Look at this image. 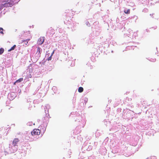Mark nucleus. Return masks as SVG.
<instances>
[{"label":"nucleus","mask_w":159,"mask_h":159,"mask_svg":"<svg viewBox=\"0 0 159 159\" xmlns=\"http://www.w3.org/2000/svg\"><path fill=\"white\" fill-rule=\"evenodd\" d=\"M2 2L4 3L3 4L4 7H11L13 4L12 0H2Z\"/></svg>","instance_id":"1"},{"label":"nucleus","mask_w":159,"mask_h":159,"mask_svg":"<svg viewBox=\"0 0 159 159\" xmlns=\"http://www.w3.org/2000/svg\"><path fill=\"white\" fill-rule=\"evenodd\" d=\"M41 133V131L40 130L35 129L33 130V131L31 132V135L34 136L37 135H39Z\"/></svg>","instance_id":"2"},{"label":"nucleus","mask_w":159,"mask_h":159,"mask_svg":"<svg viewBox=\"0 0 159 159\" xmlns=\"http://www.w3.org/2000/svg\"><path fill=\"white\" fill-rule=\"evenodd\" d=\"M44 37H40L38 39V43L39 45L42 44L44 42Z\"/></svg>","instance_id":"3"},{"label":"nucleus","mask_w":159,"mask_h":159,"mask_svg":"<svg viewBox=\"0 0 159 159\" xmlns=\"http://www.w3.org/2000/svg\"><path fill=\"white\" fill-rule=\"evenodd\" d=\"M19 141V140L18 138H15L13 140L12 144L15 146L16 145L17 143Z\"/></svg>","instance_id":"4"},{"label":"nucleus","mask_w":159,"mask_h":159,"mask_svg":"<svg viewBox=\"0 0 159 159\" xmlns=\"http://www.w3.org/2000/svg\"><path fill=\"white\" fill-rule=\"evenodd\" d=\"M83 88L82 87H80L78 90V91L79 93H81L83 91Z\"/></svg>","instance_id":"5"},{"label":"nucleus","mask_w":159,"mask_h":159,"mask_svg":"<svg viewBox=\"0 0 159 159\" xmlns=\"http://www.w3.org/2000/svg\"><path fill=\"white\" fill-rule=\"evenodd\" d=\"M124 12L126 14H129L130 12V10L129 9H128L127 10H124Z\"/></svg>","instance_id":"6"},{"label":"nucleus","mask_w":159,"mask_h":159,"mask_svg":"<svg viewBox=\"0 0 159 159\" xmlns=\"http://www.w3.org/2000/svg\"><path fill=\"white\" fill-rule=\"evenodd\" d=\"M16 47V45H14L10 49L8 50V52L11 51V50H13Z\"/></svg>","instance_id":"7"},{"label":"nucleus","mask_w":159,"mask_h":159,"mask_svg":"<svg viewBox=\"0 0 159 159\" xmlns=\"http://www.w3.org/2000/svg\"><path fill=\"white\" fill-rule=\"evenodd\" d=\"M41 49L39 47H38L37 48V52L39 54H41Z\"/></svg>","instance_id":"8"},{"label":"nucleus","mask_w":159,"mask_h":159,"mask_svg":"<svg viewBox=\"0 0 159 159\" xmlns=\"http://www.w3.org/2000/svg\"><path fill=\"white\" fill-rule=\"evenodd\" d=\"M23 80V78H20L19 79L16 80V82L19 83V82H21V81H22Z\"/></svg>","instance_id":"9"},{"label":"nucleus","mask_w":159,"mask_h":159,"mask_svg":"<svg viewBox=\"0 0 159 159\" xmlns=\"http://www.w3.org/2000/svg\"><path fill=\"white\" fill-rule=\"evenodd\" d=\"M4 49L2 48H0V54H2L4 52Z\"/></svg>","instance_id":"10"},{"label":"nucleus","mask_w":159,"mask_h":159,"mask_svg":"<svg viewBox=\"0 0 159 159\" xmlns=\"http://www.w3.org/2000/svg\"><path fill=\"white\" fill-rule=\"evenodd\" d=\"M52 55V54L50 57H48V60L50 61V60H51Z\"/></svg>","instance_id":"11"},{"label":"nucleus","mask_w":159,"mask_h":159,"mask_svg":"<svg viewBox=\"0 0 159 159\" xmlns=\"http://www.w3.org/2000/svg\"><path fill=\"white\" fill-rule=\"evenodd\" d=\"M29 40H30V39H28L27 40H24V42H25L26 41H27V43H26L25 44L26 45H27V43H28V41H29Z\"/></svg>","instance_id":"12"},{"label":"nucleus","mask_w":159,"mask_h":159,"mask_svg":"<svg viewBox=\"0 0 159 159\" xmlns=\"http://www.w3.org/2000/svg\"><path fill=\"white\" fill-rule=\"evenodd\" d=\"M3 29L2 28L0 27V31H1V30L3 31Z\"/></svg>","instance_id":"13"},{"label":"nucleus","mask_w":159,"mask_h":159,"mask_svg":"<svg viewBox=\"0 0 159 159\" xmlns=\"http://www.w3.org/2000/svg\"><path fill=\"white\" fill-rule=\"evenodd\" d=\"M0 33L2 34H4V33L2 31H2H0Z\"/></svg>","instance_id":"14"},{"label":"nucleus","mask_w":159,"mask_h":159,"mask_svg":"<svg viewBox=\"0 0 159 159\" xmlns=\"http://www.w3.org/2000/svg\"><path fill=\"white\" fill-rule=\"evenodd\" d=\"M17 82H16V81L14 83V85H15L16 84V83Z\"/></svg>","instance_id":"15"},{"label":"nucleus","mask_w":159,"mask_h":159,"mask_svg":"<svg viewBox=\"0 0 159 159\" xmlns=\"http://www.w3.org/2000/svg\"><path fill=\"white\" fill-rule=\"evenodd\" d=\"M14 98V97H13V98H11V99H13V98Z\"/></svg>","instance_id":"16"},{"label":"nucleus","mask_w":159,"mask_h":159,"mask_svg":"<svg viewBox=\"0 0 159 159\" xmlns=\"http://www.w3.org/2000/svg\"><path fill=\"white\" fill-rule=\"evenodd\" d=\"M19 0V1L20 0Z\"/></svg>","instance_id":"17"}]
</instances>
